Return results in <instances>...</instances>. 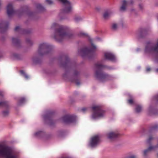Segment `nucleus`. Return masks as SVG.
I'll list each match as a JSON object with an SVG mask.
<instances>
[{
	"mask_svg": "<svg viewBox=\"0 0 158 158\" xmlns=\"http://www.w3.org/2000/svg\"><path fill=\"white\" fill-rule=\"evenodd\" d=\"M50 29L54 31L52 37L58 42L61 41L64 39L70 38L72 36L71 33L67 32L68 29L67 27L60 25L56 23L52 24Z\"/></svg>",
	"mask_w": 158,
	"mask_h": 158,
	"instance_id": "1",
	"label": "nucleus"
},
{
	"mask_svg": "<svg viewBox=\"0 0 158 158\" xmlns=\"http://www.w3.org/2000/svg\"><path fill=\"white\" fill-rule=\"evenodd\" d=\"M53 48V47L47 43L43 42L40 44L37 51L31 58L32 61L35 64L40 63L42 57L50 53Z\"/></svg>",
	"mask_w": 158,
	"mask_h": 158,
	"instance_id": "2",
	"label": "nucleus"
},
{
	"mask_svg": "<svg viewBox=\"0 0 158 158\" xmlns=\"http://www.w3.org/2000/svg\"><path fill=\"white\" fill-rule=\"evenodd\" d=\"M0 158H19V153L4 142L0 143Z\"/></svg>",
	"mask_w": 158,
	"mask_h": 158,
	"instance_id": "3",
	"label": "nucleus"
},
{
	"mask_svg": "<svg viewBox=\"0 0 158 158\" xmlns=\"http://www.w3.org/2000/svg\"><path fill=\"white\" fill-rule=\"evenodd\" d=\"M106 67L105 65L99 63H96L94 66L95 76L99 81H104L111 79V77L102 70Z\"/></svg>",
	"mask_w": 158,
	"mask_h": 158,
	"instance_id": "4",
	"label": "nucleus"
},
{
	"mask_svg": "<svg viewBox=\"0 0 158 158\" xmlns=\"http://www.w3.org/2000/svg\"><path fill=\"white\" fill-rule=\"evenodd\" d=\"M144 54L148 55H158V39L156 40L155 43L150 41L146 43Z\"/></svg>",
	"mask_w": 158,
	"mask_h": 158,
	"instance_id": "5",
	"label": "nucleus"
},
{
	"mask_svg": "<svg viewBox=\"0 0 158 158\" xmlns=\"http://www.w3.org/2000/svg\"><path fill=\"white\" fill-rule=\"evenodd\" d=\"M80 73L77 70H75L74 72L73 75H72L69 72L66 71L63 74V77L64 79L74 82L77 85L79 86L80 84V82L76 78L80 75Z\"/></svg>",
	"mask_w": 158,
	"mask_h": 158,
	"instance_id": "6",
	"label": "nucleus"
},
{
	"mask_svg": "<svg viewBox=\"0 0 158 158\" xmlns=\"http://www.w3.org/2000/svg\"><path fill=\"white\" fill-rule=\"evenodd\" d=\"M93 112L91 118L93 119H99L103 117L105 115V111L99 105H95L92 107Z\"/></svg>",
	"mask_w": 158,
	"mask_h": 158,
	"instance_id": "7",
	"label": "nucleus"
},
{
	"mask_svg": "<svg viewBox=\"0 0 158 158\" xmlns=\"http://www.w3.org/2000/svg\"><path fill=\"white\" fill-rule=\"evenodd\" d=\"M96 48V46L93 43H91L90 48H85L80 50L79 52V54L82 56H87L89 57V56L92 54Z\"/></svg>",
	"mask_w": 158,
	"mask_h": 158,
	"instance_id": "8",
	"label": "nucleus"
},
{
	"mask_svg": "<svg viewBox=\"0 0 158 158\" xmlns=\"http://www.w3.org/2000/svg\"><path fill=\"white\" fill-rule=\"evenodd\" d=\"M58 0L63 5V8L62 10L63 13H68L71 12L72 10L71 4L69 0Z\"/></svg>",
	"mask_w": 158,
	"mask_h": 158,
	"instance_id": "9",
	"label": "nucleus"
},
{
	"mask_svg": "<svg viewBox=\"0 0 158 158\" xmlns=\"http://www.w3.org/2000/svg\"><path fill=\"white\" fill-rule=\"evenodd\" d=\"M100 142V137L98 135H95L92 137L89 142V145L92 148L96 147Z\"/></svg>",
	"mask_w": 158,
	"mask_h": 158,
	"instance_id": "10",
	"label": "nucleus"
},
{
	"mask_svg": "<svg viewBox=\"0 0 158 158\" xmlns=\"http://www.w3.org/2000/svg\"><path fill=\"white\" fill-rule=\"evenodd\" d=\"M119 135V134L117 132L111 131L107 133L106 137L109 141H113L116 139Z\"/></svg>",
	"mask_w": 158,
	"mask_h": 158,
	"instance_id": "11",
	"label": "nucleus"
},
{
	"mask_svg": "<svg viewBox=\"0 0 158 158\" xmlns=\"http://www.w3.org/2000/svg\"><path fill=\"white\" fill-rule=\"evenodd\" d=\"M7 12L8 17L10 18L11 17L16 14H18L19 12V11H15L14 10L12 5L9 4L7 7Z\"/></svg>",
	"mask_w": 158,
	"mask_h": 158,
	"instance_id": "12",
	"label": "nucleus"
},
{
	"mask_svg": "<svg viewBox=\"0 0 158 158\" xmlns=\"http://www.w3.org/2000/svg\"><path fill=\"white\" fill-rule=\"evenodd\" d=\"M76 119V117L73 115H65L61 118L62 121L66 123H69L74 122Z\"/></svg>",
	"mask_w": 158,
	"mask_h": 158,
	"instance_id": "13",
	"label": "nucleus"
},
{
	"mask_svg": "<svg viewBox=\"0 0 158 158\" xmlns=\"http://www.w3.org/2000/svg\"><path fill=\"white\" fill-rule=\"evenodd\" d=\"M34 135L36 137L42 138L45 140L48 139L50 136L49 135H46L44 132L42 131H38L35 132Z\"/></svg>",
	"mask_w": 158,
	"mask_h": 158,
	"instance_id": "14",
	"label": "nucleus"
},
{
	"mask_svg": "<svg viewBox=\"0 0 158 158\" xmlns=\"http://www.w3.org/2000/svg\"><path fill=\"white\" fill-rule=\"evenodd\" d=\"M44 118L45 122L50 126H52L56 123V121L53 119L50 115L44 116Z\"/></svg>",
	"mask_w": 158,
	"mask_h": 158,
	"instance_id": "15",
	"label": "nucleus"
},
{
	"mask_svg": "<svg viewBox=\"0 0 158 158\" xmlns=\"http://www.w3.org/2000/svg\"><path fill=\"white\" fill-rule=\"evenodd\" d=\"M9 25V23L5 21L1 20L0 21V32H3L6 31Z\"/></svg>",
	"mask_w": 158,
	"mask_h": 158,
	"instance_id": "16",
	"label": "nucleus"
},
{
	"mask_svg": "<svg viewBox=\"0 0 158 158\" xmlns=\"http://www.w3.org/2000/svg\"><path fill=\"white\" fill-rule=\"evenodd\" d=\"M158 148V144L155 146H150L147 149L143 151V156H147L149 152L152 150H155Z\"/></svg>",
	"mask_w": 158,
	"mask_h": 158,
	"instance_id": "17",
	"label": "nucleus"
},
{
	"mask_svg": "<svg viewBox=\"0 0 158 158\" xmlns=\"http://www.w3.org/2000/svg\"><path fill=\"white\" fill-rule=\"evenodd\" d=\"M104 56L105 58L108 60L114 61L115 60L116 58L115 56L112 53L106 52L105 53Z\"/></svg>",
	"mask_w": 158,
	"mask_h": 158,
	"instance_id": "18",
	"label": "nucleus"
},
{
	"mask_svg": "<svg viewBox=\"0 0 158 158\" xmlns=\"http://www.w3.org/2000/svg\"><path fill=\"white\" fill-rule=\"evenodd\" d=\"M127 5L126 3V0H123L122 1V5L120 9V11L121 12L126 11Z\"/></svg>",
	"mask_w": 158,
	"mask_h": 158,
	"instance_id": "19",
	"label": "nucleus"
},
{
	"mask_svg": "<svg viewBox=\"0 0 158 158\" xmlns=\"http://www.w3.org/2000/svg\"><path fill=\"white\" fill-rule=\"evenodd\" d=\"M15 32H19L20 34H23L26 33L25 31L19 26H16L15 28Z\"/></svg>",
	"mask_w": 158,
	"mask_h": 158,
	"instance_id": "20",
	"label": "nucleus"
},
{
	"mask_svg": "<svg viewBox=\"0 0 158 158\" xmlns=\"http://www.w3.org/2000/svg\"><path fill=\"white\" fill-rule=\"evenodd\" d=\"M12 43L13 44L16 46H18L20 44V40L15 37H12L11 39Z\"/></svg>",
	"mask_w": 158,
	"mask_h": 158,
	"instance_id": "21",
	"label": "nucleus"
},
{
	"mask_svg": "<svg viewBox=\"0 0 158 158\" xmlns=\"http://www.w3.org/2000/svg\"><path fill=\"white\" fill-rule=\"evenodd\" d=\"M65 61L64 62L61 63V66L64 68H66L67 66H69L70 64V61L69 58L66 57L65 58Z\"/></svg>",
	"mask_w": 158,
	"mask_h": 158,
	"instance_id": "22",
	"label": "nucleus"
},
{
	"mask_svg": "<svg viewBox=\"0 0 158 158\" xmlns=\"http://www.w3.org/2000/svg\"><path fill=\"white\" fill-rule=\"evenodd\" d=\"M36 7L39 11L44 12L46 10L45 8L40 4H37L36 5Z\"/></svg>",
	"mask_w": 158,
	"mask_h": 158,
	"instance_id": "23",
	"label": "nucleus"
},
{
	"mask_svg": "<svg viewBox=\"0 0 158 158\" xmlns=\"http://www.w3.org/2000/svg\"><path fill=\"white\" fill-rule=\"evenodd\" d=\"M111 14L110 12L106 11L103 14V17L104 19L106 20L108 19L110 16Z\"/></svg>",
	"mask_w": 158,
	"mask_h": 158,
	"instance_id": "24",
	"label": "nucleus"
},
{
	"mask_svg": "<svg viewBox=\"0 0 158 158\" xmlns=\"http://www.w3.org/2000/svg\"><path fill=\"white\" fill-rule=\"evenodd\" d=\"M9 106V104L6 101H2L0 102V106H4L7 107Z\"/></svg>",
	"mask_w": 158,
	"mask_h": 158,
	"instance_id": "25",
	"label": "nucleus"
},
{
	"mask_svg": "<svg viewBox=\"0 0 158 158\" xmlns=\"http://www.w3.org/2000/svg\"><path fill=\"white\" fill-rule=\"evenodd\" d=\"M119 25L118 24L114 23L112 25V29L114 30H116L118 28Z\"/></svg>",
	"mask_w": 158,
	"mask_h": 158,
	"instance_id": "26",
	"label": "nucleus"
},
{
	"mask_svg": "<svg viewBox=\"0 0 158 158\" xmlns=\"http://www.w3.org/2000/svg\"><path fill=\"white\" fill-rule=\"evenodd\" d=\"M20 73L26 79L28 78V76L27 75V74L25 73V72L23 71H20Z\"/></svg>",
	"mask_w": 158,
	"mask_h": 158,
	"instance_id": "27",
	"label": "nucleus"
},
{
	"mask_svg": "<svg viewBox=\"0 0 158 158\" xmlns=\"http://www.w3.org/2000/svg\"><path fill=\"white\" fill-rule=\"evenodd\" d=\"M79 36L82 37H87L88 36V35L86 33H85L83 32H80L79 33Z\"/></svg>",
	"mask_w": 158,
	"mask_h": 158,
	"instance_id": "28",
	"label": "nucleus"
},
{
	"mask_svg": "<svg viewBox=\"0 0 158 158\" xmlns=\"http://www.w3.org/2000/svg\"><path fill=\"white\" fill-rule=\"evenodd\" d=\"M25 101V99L24 98H21L19 101L18 104L19 105H20L23 103Z\"/></svg>",
	"mask_w": 158,
	"mask_h": 158,
	"instance_id": "29",
	"label": "nucleus"
},
{
	"mask_svg": "<svg viewBox=\"0 0 158 158\" xmlns=\"http://www.w3.org/2000/svg\"><path fill=\"white\" fill-rule=\"evenodd\" d=\"M154 139V138L152 136H150L148 139L147 140V142L148 144H150L151 142Z\"/></svg>",
	"mask_w": 158,
	"mask_h": 158,
	"instance_id": "30",
	"label": "nucleus"
},
{
	"mask_svg": "<svg viewBox=\"0 0 158 158\" xmlns=\"http://www.w3.org/2000/svg\"><path fill=\"white\" fill-rule=\"evenodd\" d=\"M126 3L128 5H132L134 3V0H126Z\"/></svg>",
	"mask_w": 158,
	"mask_h": 158,
	"instance_id": "31",
	"label": "nucleus"
},
{
	"mask_svg": "<svg viewBox=\"0 0 158 158\" xmlns=\"http://www.w3.org/2000/svg\"><path fill=\"white\" fill-rule=\"evenodd\" d=\"M135 110L137 112L139 113L141 111L142 107L138 105L135 108Z\"/></svg>",
	"mask_w": 158,
	"mask_h": 158,
	"instance_id": "32",
	"label": "nucleus"
},
{
	"mask_svg": "<svg viewBox=\"0 0 158 158\" xmlns=\"http://www.w3.org/2000/svg\"><path fill=\"white\" fill-rule=\"evenodd\" d=\"M81 20V18L80 16H76L74 18V20L76 22H78Z\"/></svg>",
	"mask_w": 158,
	"mask_h": 158,
	"instance_id": "33",
	"label": "nucleus"
},
{
	"mask_svg": "<svg viewBox=\"0 0 158 158\" xmlns=\"http://www.w3.org/2000/svg\"><path fill=\"white\" fill-rule=\"evenodd\" d=\"M46 3L49 5H52L54 4V2L52 0H45Z\"/></svg>",
	"mask_w": 158,
	"mask_h": 158,
	"instance_id": "34",
	"label": "nucleus"
},
{
	"mask_svg": "<svg viewBox=\"0 0 158 158\" xmlns=\"http://www.w3.org/2000/svg\"><path fill=\"white\" fill-rule=\"evenodd\" d=\"M9 111L8 110H5L2 112L3 115L5 116H7L9 114Z\"/></svg>",
	"mask_w": 158,
	"mask_h": 158,
	"instance_id": "35",
	"label": "nucleus"
},
{
	"mask_svg": "<svg viewBox=\"0 0 158 158\" xmlns=\"http://www.w3.org/2000/svg\"><path fill=\"white\" fill-rule=\"evenodd\" d=\"M158 128V125H156L152 126L151 128V130L152 131L155 130L157 129Z\"/></svg>",
	"mask_w": 158,
	"mask_h": 158,
	"instance_id": "36",
	"label": "nucleus"
},
{
	"mask_svg": "<svg viewBox=\"0 0 158 158\" xmlns=\"http://www.w3.org/2000/svg\"><path fill=\"white\" fill-rule=\"evenodd\" d=\"M12 56L13 57L15 58H19V55L16 53H13Z\"/></svg>",
	"mask_w": 158,
	"mask_h": 158,
	"instance_id": "37",
	"label": "nucleus"
},
{
	"mask_svg": "<svg viewBox=\"0 0 158 158\" xmlns=\"http://www.w3.org/2000/svg\"><path fill=\"white\" fill-rule=\"evenodd\" d=\"M126 158H137V156L135 155H132L126 157Z\"/></svg>",
	"mask_w": 158,
	"mask_h": 158,
	"instance_id": "38",
	"label": "nucleus"
},
{
	"mask_svg": "<svg viewBox=\"0 0 158 158\" xmlns=\"http://www.w3.org/2000/svg\"><path fill=\"white\" fill-rule=\"evenodd\" d=\"M26 41H27V42L30 45H31V44H33V42L29 39H27Z\"/></svg>",
	"mask_w": 158,
	"mask_h": 158,
	"instance_id": "39",
	"label": "nucleus"
},
{
	"mask_svg": "<svg viewBox=\"0 0 158 158\" xmlns=\"http://www.w3.org/2000/svg\"><path fill=\"white\" fill-rule=\"evenodd\" d=\"M139 7L140 10H142L143 8V5L142 4H139Z\"/></svg>",
	"mask_w": 158,
	"mask_h": 158,
	"instance_id": "40",
	"label": "nucleus"
},
{
	"mask_svg": "<svg viewBox=\"0 0 158 158\" xmlns=\"http://www.w3.org/2000/svg\"><path fill=\"white\" fill-rule=\"evenodd\" d=\"M87 110V108H85V107L81 109V111L83 113L85 112Z\"/></svg>",
	"mask_w": 158,
	"mask_h": 158,
	"instance_id": "41",
	"label": "nucleus"
},
{
	"mask_svg": "<svg viewBox=\"0 0 158 158\" xmlns=\"http://www.w3.org/2000/svg\"><path fill=\"white\" fill-rule=\"evenodd\" d=\"M128 102L129 103L131 104L133 103V101L132 99H130L128 100Z\"/></svg>",
	"mask_w": 158,
	"mask_h": 158,
	"instance_id": "42",
	"label": "nucleus"
},
{
	"mask_svg": "<svg viewBox=\"0 0 158 158\" xmlns=\"http://www.w3.org/2000/svg\"><path fill=\"white\" fill-rule=\"evenodd\" d=\"M151 70V69L150 68L148 67L147 68L146 71L147 72H149Z\"/></svg>",
	"mask_w": 158,
	"mask_h": 158,
	"instance_id": "43",
	"label": "nucleus"
},
{
	"mask_svg": "<svg viewBox=\"0 0 158 158\" xmlns=\"http://www.w3.org/2000/svg\"><path fill=\"white\" fill-rule=\"evenodd\" d=\"M26 10V6L25 7V9H23L22 10H21V11L22 12H24Z\"/></svg>",
	"mask_w": 158,
	"mask_h": 158,
	"instance_id": "44",
	"label": "nucleus"
},
{
	"mask_svg": "<svg viewBox=\"0 0 158 158\" xmlns=\"http://www.w3.org/2000/svg\"><path fill=\"white\" fill-rule=\"evenodd\" d=\"M141 50V49L140 48H138L136 49V51L137 52H138L140 51Z\"/></svg>",
	"mask_w": 158,
	"mask_h": 158,
	"instance_id": "45",
	"label": "nucleus"
},
{
	"mask_svg": "<svg viewBox=\"0 0 158 158\" xmlns=\"http://www.w3.org/2000/svg\"><path fill=\"white\" fill-rule=\"evenodd\" d=\"M135 10L134 9H132L131 10V11L132 12H133L135 11Z\"/></svg>",
	"mask_w": 158,
	"mask_h": 158,
	"instance_id": "46",
	"label": "nucleus"
},
{
	"mask_svg": "<svg viewBox=\"0 0 158 158\" xmlns=\"http://www.w3.org/2000/svg\"><path fill=\"white\" fill-rule=\"evenodd\" d=\"M156 99L158 101V95L155 97Z\"/></svg>",
	"mask_w": 158,
	"mask_h": 158,
	"instance_id": "47",
	"label": "nucleus"
},
{
	"mask_svg": "<svg viewBox=\"0 0 158 158\" xmlns=\"http://www.w3.org/2000/svg\"><path fill=\"white\" fill-rule=\"evenodd\" d=\"M156 72L158 73V68L156 69Z\"/></svg>",
	"mask_w": 158,
	"mask_h": 158,
	"instance_id": "48",
	"label": "nucleus"
},
{
	"mask_svg": "<svg viewBox=\"0 0 158 158\" xmlns=\"http://www.w3.org/2000/svg\"><path fill=\"white\" fill-rule=\"evenodd\" d=\"M32 13V12H30L29 14V15H31V14Z\"/></svg>",
	"mask_w": 158,
	"mask_h": 158,
	"instance_id": "49",
	"label": "nucleus"
},
{
	"mask_svg": "<svg viewBox=\"0 0 158 158\" xmlns=\"http://www.w3.org/2000/svg\"><path fill=\"white\" fill-rule=\"evenodd\" d=\"M155 61L156 62H158V60H157V59H156Z\"/></svg>",
	"mask_w": 158,
	"mask_h": 158,
	"instance_id": "50",
	"label": "nucleus"
},
{
	"mask_svg": "<svg viewBox=\"0 0 158 158\" xmlns=\"http://www.w3.org/2000/svg\"><path fill=\"white\" fill-rule=\"evenodd\" d=\"M157 157L158 158V153L157 154Z\"/></svg>",
	"mask_w": 158,
	"mask_h": 158,
	"instance_id": "51",
	"label": "nucleus"
},
{
	"mask_svg": "<svg viewBox=\"0 0 158 158\" xmlns=\"http://www.w3.org/2000/svg\"><path fill=\"white\" fill-rule=\"evenodd\" d=\"M125 158H126V157H125Z\"/></svg>",
	"mask_w": 158,
	"mask_h": 158,
	"instance_id": "52",
	"label": "nucleus"
}]
</instances>
